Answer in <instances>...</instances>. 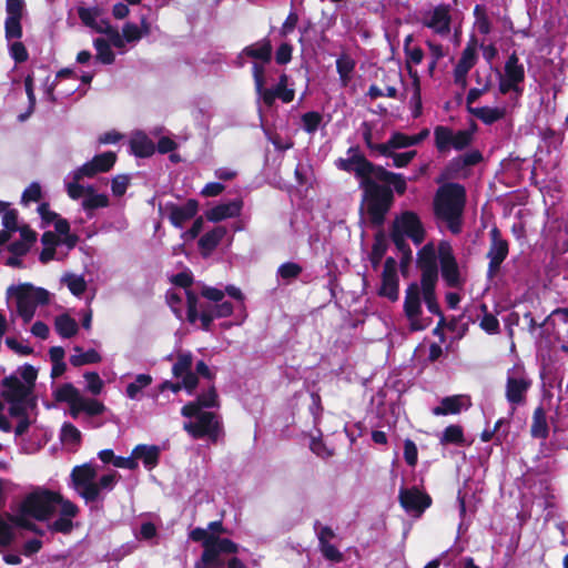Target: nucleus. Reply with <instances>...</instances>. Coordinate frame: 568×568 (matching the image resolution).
Here are the masks:
<instances>
[{
    "mask_svg": "<svg viewBox=\"0 0 568 568\" xmlns=\"http://www.w3.org/2000/svg\"><path fill=\"white\" fill-rule=\"evenodd\" d=\"M57 513L59 517L49 524V529L62 534L71 532L79 507L57 491L37 488L19 504L14 521L19 526H27L28 519L48 521Z\"/></svg>",
    "mask_w": 568,
    "mask_h": 568,
    "instance_id": "obj_1",
    "label": "nucleus"
},
{
    "mask_svg": "<svg viewBox=\"0 0 568 568\" xmlns=\"http://www.w3.org/2000/svg\"><path fill=\"white\" fill-rule=\"evenodd\" d=\"M466 204V191L458 183L442 185L434 197V213L438 220L446 223L454 234L460 232L462 216Z\"/></svg>",
    "mask_w": 568,
    "mask_h": 568,
    "instance_id": "obj_2",
    "label": "nucleus"
},
{
    "mask_svg": "<svg viewBox=\"0 0 568 568\" xmlns=\"http://www.w3.org/2000/svg\"><path fill=\"white\" fill-rule=\"evenodd\" d=\"M438 246L434 243H427L417 254V263L422 271L420 285H423V296L429 313L442 316V312L436 298L435 286L438 281Z\"/></svg>",
    "mask_w": 568,
    "mask_h": 568,
    "instance_id": "obj_3",
    "label": "nucleus"
},
{
    "mask_svg": "<svg viewBox=\"0 0 568 568\" xmlns=\"http://www.w3.org/2000/svg\"><path fill=\"white\" fill-rule=\"evenodd\" d=\"M72 483L75 491L87 501H95L103 491H111L116 483V473L97 478V469L85 464L73 468Z\"/></svg>",
    "mask_w": 568,
    "mask_h": 568,
    "instance_id": "obj_4",
    "label": "nucleus"
},
{
    "mask_svg": "<svg viewBox=\"0 0 568 568\" xmlns=\"http://www.w3.org/2000/svg\"><path fill=\"white\" fill-rule=\"evenodd\" d=\"M181 414L190 420L184 423V430L193 438H207L216 442L222 434V425L219 416L213 412L197 409L195 404H186Z\"/></svg>",
    "mask_w": 568,
    "mask_h": 568,
    "instance_id": "obj_5",
    "label": "nucleus"
},
{
    "mask_svg": "<svg viewBox=\"0 0 568 568\" xmlns=\"http://www.w3.org/2000/svg\"><path fill=\"white\" fill-rule=\"evenodd\" d=\"M9 300H13L18 314L24 322L31 321L36 308L49 302V293L44 288L36 287L29 283L11 285L7 290Z\"/></svg>",
    "mask_w": 568,
    "mask_h": 568,
    "instance_id": "obj_6",
    "label": "nucleus"
},
{
    "mask_svg": "<svg viewBox=\"0 0 568 568\" xmlns=\"http://www.w3.org/2000/svg\"><path fill=\"white\" fill-rule=\"evenodd\" d=\"M55 398L69 405L70 415L78 418L81 413L88 416H98L105 412L103 403L85 397L72 384H64L55 390Z\"/></svg>",
    "mask_w": 568,
    "mask_h": 568,
    "instance_id": "obj_7",
    "label": "nucleus"
},
{
    "mask_svg": "<svg viewBox=\"0 0 568 568\" xmlns=\"http://www.w3.org/2000/svg\"><path fill=\"white\" fill-rule=\"evenodd\" d=\"M422 300H424L423 285L409 284L405 291L403 308L410 332L424 331L432 324V318L424 314Z\"/></svg>",
    "mask_w": 568,
    "mask_h": 568,
    "instance_id": "obj_8",
    "label": "nucleus"
},
{
    "mask_svg": "<svg viewBox=\"0 0 568 568\" xmlns=\"http://www.w3.org/2000/svg\"><path fill=\"white\" fill-rule=\"evenodd\" d=\"M187 300V320L194 324L197 320L201 321L203 329L209 331L212 322L215 318L227 317L233 313V305L230 302H222L214 306L199 305V300L195 294L185 291Z\"/></svg>",
    "mask_w": 568,
    "mask_h": 568,
    "instance_id": "obj_9",
    "label": "nucleus"
},
{
    "mask_svg": "<svg viewBox=\"0 0 568 568\" xmlns=\"http://www.w3.org/2000/svg\"><path fill=\"white\" fill-rule=\"evenodd\" d=\"M364 191L369 219L372 223L381 225L390 207L393 193L389 189L381 186L374 181H366Z\"/></svg>",
    "mask_w": 568,
    "mask_h": 568,
    "instance_id": "obj_10",
    "label": "nucleus"
},
{
    "mask_svg": "<svg viewBox=\"0 0 568 568\" xmlns=\"http://www.w3.org/2000/svg\"><path fill=\"white\" fill-rule=\"evenodd\" d=\"M192 354L190 352L179 353L176 356V362L172 367V374L176 379H179V382H164L161 385V390L170 389L173 393H178L181 389H185L189 394H192L197 386V377L192 371Z\"/></svg>",
    "mask_w": 568,
    "mask_h": 568,
    "instance_id": "obj_11",
    "label": "nucleus"
},
{
    "mask_svg": "<svg viewBox=\"0 0 568 568\" xmlns=\"http://www.w3.org/2000/svg\"><path fill=\"white\" fill-rule=\"evenodd\" d=\"M438 260L445 284L452 288H462L466 283V272L457 263L453 247L446 241L438 244Z\"/></svg>",
    "mask_w": 568,
    "mask_h": 568,
    "instance_id": "obj_12",
    "label": "nucleus"
},
{
    "mask_svg": "<svg viewBox=\"0 0 568 568\" xmlns=\"http://www.w3.org/2000/svg\"><path fill=\"white\" fill-rule=\"evenodd\" d=\"M425 231L419 217L413 212H405L394 222L392 240L400 250L405 246V239L409 237L415 244L424 240Z\"/></svg>",
    "mask_w": 568,
    "mask_h": 568,
    "instance_id": "obj_13",
    "label": "nucleus"
},
{
    "mask_svg": "<svg viewBox=\"0 0 568 568\" xmlns=\"http://www.w3.org/2000/svg\"><path fill=\"white\" fill-rule=\"evenodd\" d=\"M531 381L526 371L520 366H514L507 372L505 396L513 410L526 403L527 392Z\"/></svg>",
    "mask_w": 568,
    "mask_h": 568,
    "instance_id": "obj_14",
    "label": "nucleus"
},
{
    "mask_svg": "<svg viewBox=\"0 0 568 568\" xmlns=\"http://www.w3.org/2000/svg\"><path fill=\"white\" fill-rule=\"evenodd\" d=\"M80 181L67 179L65 190L72 200L82 199V209L91 214L95 209L106 207L109 205V197L105 194L97 193L91 185H83Z\"/></svg>",
    "mask_w": 568,
    "mask_h": 568,
    "instance_id": "obj_15",
    "label": "nucleus"
},
{
    "mask_svg": "<svg viewBox=\"0 0 568 568\" xmlns=\"http://www.w3.org/2000/svg\"><path fill=\"white\" fill-rule=\"evenodd\" d=\"M31 392L32 389L29 388L28 384H22V381L17 376H11L4 381L2 395L11 404V415L19 416L23 414L30 404Z\"/></svg>",
    "mask_w": 568,
    "mask_h": 568,
    "instance_id": "obj_16",
    "label": "nucleus"
},
{
    "mask_svg": "<svg viewBox=\"0 0 568 568\" xmlns=\"http://www.w3.org/2000/svg\"><path fill=\"white\" fill-rule=\"evenodd\" d=\"M237 550L239 546L227 538H222L214 544L210 542L195 562V568H224L225 561L221 556L236 554Z\"/></svg>",
    "mask_w": 568,
    "mask_h": 568,
    "instance_id": "obj_17",
    "label": "nucleus"
},
{
    "mask_svg": "<svg viewBox=\"0 0 568 568\" xmlns=\"http://www.w3.org/2000/svg\"><path fill=\"white\" fill-rule=\"evenodd\" d=\"M116 160V155L113 152H104L95 155L91 161L84 163L77 170L72 171L68 179L80 181L84 178H93L99 173L108 172L112 169Z\"/></svg>",
    "mask_w": 568,
    "mask_h": 568,
    "instance_id": "obj_18",
    "label": "nucleus"
},
{
    "mask_svg": "<svg viewBox=\"0 0 568 568\" xmlns=\"http://www.w3.org/2000/svg\"><path fill=\"white\" fill-rule=\"evenodd\" d=\"M399 503L407 513L420 516L430 506L432 498L416 487L402 488Z\"/></svg>",
    "mask_w": 568,
    "mask_h": 568,
    "instance_id": "obj_19",
    "label": "nucleus"
},
{
    "mask_svg": "<svg viewBox=\"0 0 568 568\" xmlns=\"http://www.w3.org/2000/svg\"><path fill=\"white\" fill-rule=\"evenodd\" d=\"M379 295L387 297L392 302L398 300L397 263L393 257L386 258L384 263Z\"/></svg>",
    "mask_w": 568,
    "mask_h": 568,
    "instance_id": "obj_20",
    "label": "nucleus"
},
{
    "mask_svg": "<svg viewBox=\"0 0 568 568\" xmlns=\"http://www.w3.org/2000/svg\"><path fill=\"white\" fill-rule=\"evenodd\" d=\"M424 26L430 28L439 36H446L450 31V14L447 6H438L424 17Z\"/></svg>",
    "mask_w": 568,
    "mask_h": 568,
    "instance_id": "obj_21",
    "label": "nucleus"
},
{
    "mask_svg": "<svg viewBox=\"0 0 568 568\" xmlns=\"http://www.w3.org/2000/svg\"><path fill=\"white\" fill-rule=\"evenodd\" d=\"M491 244L487 253L489 258V273L494 274L498 271L500 264L508 255V243L500 237L499 231L493 229L490 231Z\"/></svg>",
    "mask_w": 568,
    "mask_h": 568,
    "instance_id": "obj_22",
    "label": "nucleus"
},
{
    "mask_svg": "<svg viewBox=\"0 0 568 568\" xmlns=\"http://www.w3.org/2000/svg\"><path fill=\"white\" fill-rule=\"evenodd\" d=\"M197 202L195 200H189L186 203L176 205H166L169 213V220L175 227H182L187 221L193 219L197 213Z\"/></svg>",
    "mask_w": 568,
    "mask_h": 568,
    "instance_id": "obj_23",
    "label": "nucleus"
},
{
    "mask_svg": "<svg viewBox=\"0 0 568 568\" xmlns=\"http://www.w3.org/2000/svg\"><path fill=\"white\" fill-rule=\"evenodd\" d=\"M470 398L467 395H453L444 397L440 404L432 409L435 416L456 415L470 407Z\"/></svg>",
    "mask_w": 568,
    "mask_h": 568,
    "instance_id": "obj_24",
    "label": "nucleus"
},
{
    "mask_svg": "<svg viewBox=\"0 0 568 568\" xmlns=\"http://www.w3.org/2000/svg\"><path fill=\"white\" fill-rule=\"evenodd\" d=\"M243 201L235 199L230 202L220 203L205 212V216L210 222H220L226 219L236 217L241 214Z\"/></svg>",
    "mask_w": 568,
    "mask_h": 568,
    "instance_id": "obj_25",
    "label": "nucleus"
},
{
    "mask_svg": "<svg viewBox=\"0 0 568 568\" xmlns=\"http://www.w3.org/2000/svg\"><path fill=\"white\" fill-rule=\"evenodd\" d=\"M476 63V50L473 45H467L462 53V57L455 67L454 78L455 82L463 88L467 83V73Z\"/></svg>",
    "mask_w": 568,
    "mask_h": 568,
    "instance_id": "obj_26",
    "label": "nucleus"
},
{
    "mask_svg": "<svg viewBox=\"0 0 568 568\" xmlns=\"http://www.w3.org/2000/svg\"><path fill=\"white\" fill-rule=\"evenodd\" d=\"M227 230L225 226H215L204 233L199 240V250L203 256H209L225 237Z\"/></svg>",
    "mask_w": 568,
    "mask_h": 568,
    "instance_id": "obj_27",
    "label": "nucleus"
},
{
    "mask_svg": "<svg viewBox=\"0 0 568 568\" xmlns=\"http://www.w3.org/2000/svg\"><path fill=\"white\" fill-rule=\"evenodd\" d=\"M79 17L81 21L89 28L95 30L99 33H103L109 30V21L101 17L100 12L95 8H80Z\"/></svg>",
    "mask_w": 568,
    "mask_h": 568,
    "instance_id": "obj_28",
    "label": "nucleus"
},
{
    "mask_svg": "<svg viewBox=\"0 0 568 568\" xmlns=\"http://www.w3.org/2000/svg\"><path fill=\"white\" fill-rule=\"evenodd\" d=\"M470 113L485 124H493L504 119L508 112L506 105L478 106L469 109Z\"/></svg>",
    "mask_w": 568,
    "mask_h": 568,
    "instance_id": "obj_29",
    "label": "nucleus"
},
{
    "mask_svg": "<svg viewBox=\"0 0 568 568\" xmlns=\"http://www.w3.org/2000/svg\"><path fill=\"white\" fill-rule=\"evenodd\" d=\"M133 455L135 460L141 459L146 468L152 469L159 462L160 449L154 445H138L133 449Z\"/></svg>",
    "mask_w": 568,
    "mask_h": 568,
    "instance_id": "obj_30",
    "label": "nucleus"
},
{
    "mask_svg": "<svg viewBox=\"0 0 568 568\" xmlns=\"http://www.w3.org/2000/svg\"><path fill=\"white\" fill-rule=\"evenodd\" d=\"M382 82L387 98H399L397 84L403 82L402 72L398 69L383 70Z\"/></svg>",
    "mask_w": 568,
    "mask_h": 568,
    "instance_id": "obj_31",
    "label": "nucleus"
},
{
    "mask_svg": "<svg viewBox=\"0 0 568 568\" xmlns=\"http://www.w3.org/2000/svg\"><path fill=\"white\" fill-rule=\"evenodd\" d=\"M130 148L132 153L140 158L150 156L154 153L153 142L143 133H135L132 136Z\"/></svg>",
    "mask_w": 568,
    "mask_h": 568,
    "instance_id": "obj_32",
    "label": "nucleus"
},
{
    "mask_svg": "<svg viewBox=\"0 0 568 568\" xmlns=\"http://www.w3.org/2000/svg\"><path fill=\"white\" fill-rule=\"evenodd\" d=\"M153 378L149 374H139L133 382L129 383L125 389V395L130 399L139 400L142 398L143 390L149 387Z\"/></svg>",
    "mask_w": 568,
    "mask_h": 568,
    "instance_id": "obj_33",
    "label": "nucleus"
},
{
    "mask_svg": "<svg viewBox=\"0 0 568 568\" xmlns=\"http://www.w3.org/2000/svg\"><path fill=\"white\" fill-rule=\"evenodd\" d=\"M375 178L379 181L393 185L394 190L398 194H403L406 191V180L400 174L389 172L382 166H377Z\"/></svg>",
    "mask_w": 568,
    "mask_h": 568,
    "instance_id": "obj_34",
    "label": "nucleus"
},
{
    "mask_svg": "<svg viewBox=\"0 0 568 568\" xmlns=\"http://www.w3.org/2000/svg\"><path fill=\"white\" fill-rule=\"evenodd\" d=\"M243 53L252 59L268 62L272 55V45L268 40L264 39L252 45L246 47L243 50Z\"/></svg>",
    "mask_w": 568,
    "mask_h": 568,
    "instance_id": "obj_35",
    "label": "nucleus"
},
{
    "mask_svg": "<svg viewBox=\"0 0 568 568\" xmlns=\"http://www.w3.org/2000/svg\"><path fill=\"white\" fill-rule=\"evenodd\" d=\"M531 436L535 438L545 439L548 436V424L546 412L542 407H537L532 415V423L530 427Z\"/></svg>",
    "mask_w": 568,
    "mask_h": 568,
    "instance_id": "obj_36",
    "label": "nucleus"
},
{
    "mask_svg": "<svg viewBox=\"0 0 568 568\" xmlns=\"http://www.w3.org/2000/svg\"><path fill=\"white\" fill-rule=\"evenodd\" d=\"M54 327L58 334L63 338H70L78 333V323L68 314L55 317Z\"/></svg>",
    "mask_w": 568,
    "mask_h": 568,
    "instance_id": "obj_37",
    "label": "nucleus"
},
{
    "mask_svg": "<svg viewBox=\"0 0 568 568\" xmlns=\"http://www.w3.org/2000/svg\"><path fill=\"white\" fill-rule=\"evenodd\" d=\"M61 283H63L68 290L77 297H80L87 291V281L83 275L74 274V273H65L61 277Z\"/></svg>",
    "mask_w": 568,
    "mask_h": 568,
    "instance_id": "obj_38",
    "label": "nucleus"
},
{
    "mask_svg": "<svg viewBox=\"0 0 568 568\" xmlns=\"http://www.w3.org/2000/svg\"><path fill=\"white\" fill-rule=\"evenodd\" d=\"M511 82L519 85L524 81L525 71L524 67L519 64V60L516 54H511L505 64V74L503 75Z\"/></svg>",
    "mask_w": 568,
    "mask_h": 568,
    "instance_id": "obj_39",
    "label": "nucleus"
},
{
    "mask_svg": "<svg viewBox=\"0 0 568 568\" xmlns=\"http://www.w3.org/2000/svg\"><path fill=\"white\" fill-rule=\"evenodd\" d=\"M73 354L70 356V363L73 366H82L85 364H94L101 361L100 354L95 349H89L87 352H82V348L75 346L73 348Z\"/></svg>",
    "mask_w": 568,
    "mask_h": 568,
    "instance_id": "obj_40",
    "label": "nucleus"
},
{
    "mask_svg": "<svg viewBox=\"0 0 568 568\" xmlns=\"http://www.w3.org/2000/svg\"><path fill=\"white\" fill-rule=\"evenodd\" d=\"M439 442L443 445H448V444L463 445L465 443L463 427L460 425H456V424L447 426L443 430V433L439 437Z\"/></svg>",
    "mask_w": 568,
    "mask_h": 568,
    "instance_id": "obj_41",
    "label": "nucleus"
},
{
    "mask_svg": "<svg viewBox=\"0 0 568 568\" xmlns=\"http://www.w3.org/2000/svg\"><path fill=\"white\" fill-rule=\"evenodd\" d=\"M376 170L377 168L374 166L361 154L352 172H354L356 176L361 178V186L365 190L366 181H372L369 176H375Z\"/></svg>",
    "mask_w": 568,
    "mask_h": 568,
    "instance_id": "obj_42",
    "label": "nucleus"
},
{
    "mask_svg": "<svg viewBox=\"0 0 568 568\" xmlns=\"http://www.w3.org/2000/svg\"><path fill=\"white\" fill-rule=\"evenodd\" d=\"M404 52L406 55L407 69L412 70V64H419L424 59L423 50L417 45H412V36H408L404 42Z\"/></svg>",
    "mask_w": 568,
    "mask_h": 568,
    "instance_id": "obj_43",
    "label": "nucleus"
},
{
    "mask_svg": "<svg viewBox=\"0 0 568 568\" xmlns=\"http://www.w3.org/2000/svg\"><path fill=\"white\" fill-rule=\"evenodd\" d=\"M409 75L413 79V94L410 97L412 114L414 118H418L422 114V97H420V84L419 77L416 71L409 69Z\"/></svg>",
    "mask_w": 568,
    "mask_h": 568,
    "instance_id": "obj_44",
    "label": "nucleus"
},
{
    "mask_svg": "<svg viewBox=\"0 0 568 568\" xmlns=\"http://www.w3.org/2000/svg\"><path fill=\"white\" fill-rule=\"evenodd\" d=\"M435 145L439 152H446L452 148L453 130L447 126H437L434 131Z\"/></svg>",
    "mask_w": 568,
    "mask_h": 568,
    "instance_id": "obj_45",
    "label": "nucleus"
},
{
    "mask_svg": "<svg viewBox=\"0 0 568 568\" xmlns=\"http://www.w3.org/2000/svg\"><path fill=\"white\" fill-rule=\"evenodd\" d=\"M14 517L16 515L9 516L8 519L0 517V547L9 546L14 538L12 527V524L17 525Z\"/></svg>",
    "mask_w": 568,
    "mask_h": 568,
    "instance_id": "obj_46",
    "label": "nucleus"
},
{
    "mask_svg": "<svg viewBox=\"0 0 568 568\" xmlns=\"http://www.w3.org/2000/svg\"><path fill=\"white\" fill-rule=\"evenodd\" d=\"M97 50V59L104 64H111L114 61V54L111 50L110 43L102 39L97 38L93 42Z\"/></svg>",
    "mask_w": 568,
    "mask_h": 568,
    "instance_id": "obj_47",
    "label": "nucleus"
},
{
    "mask_svg": "<svg viewBox=\"0 0 568 568\" xmlns=\"http://www.w3.org/2000/svg\"><path fill=\"white\" fill-rule=\"evenodd\" d=\"M60 438L64 444L78 445L81 440V433L71 423H64L61 428Z\"/></svg>",
    "mask_w": 568,
    "mask_h": 568,
    "instance_id": "obj_48",
    "label": "nucleus"
},
{
    "mask_svg": "<svg viewBox=\"0 0 568 568\" xmlns=\"http://www.w3.org/2000/svg\"><path fill=\"white\" fill-rule=\"evenodd\" d=\"M475 14V28L481 34H488L490 32V21L487 17L486 10L481 6H476L474 10Z\"/></svg>",
    "mask_w": 568,
    "mask_h": 568,
    "instance_id": "obj_49",
    "label": "nucleus"
},
{
    "mask_svg": "<svg viewBox=\"0 0 568 568\" xmlns=\"http://www.w3.org/2000/svg\"><path fill=\"white\" fill-rule=\"evenodd\" d=\"M354 67L355 62L347 55H342L336 60V69L344 84L349 80Z\"/></svg>",
    "mask_w": 568,
    "mask_h": 568,
    "instance_id": "obj_50",
    "label": "nucleus"
},
{
    "mask_svg": "<svg viewBox=\"0 0 568 568\" xmlns=\"http://www.w3.org/2000/svg\"><path fill=\"white\" fill-rule=\"evenodd\" d=\"M189 404L197 405V409L204 410V408L216 407L217 404V394L214 388H210L206 393L200 395L195 400L190 402Z\"/></svg>",
    "mask_w": 568,
    "mask_h": 568,
    "instance_id": "obj_51",
    "label": "nucleus"
},
{
    "mask_svg": "<svg viewBox=\"0 0 568 568\" xmlns=\"http://www.w3.org/2000/svg\"><path fill=\"white\" fill-rule=\"evenodd\" d=\"M287 75L280 77L277 85L273 89L276 92V98L281 99L284 103H288L294 99V90L287 88Z\"/></svg>",
    "mask_w": 568,
    "mask_h": 568,
    "instance_id": "obj_52",
    "label": "nucleus"
},
{
    "mask_svg": "<svg viewBox=\"0 0 568 568\" xmlns=\"http://www.w3.org/2000/svg\"><path fill=\"white\" fill-rule=\"evenodd\" d=\"M322 122V115L318 112L311 111L302 115L303 129L307 133H314Z\"/></svg>",
    "mask_w": 568,
    "mask_h": 568,
    "instance_id": "obj_53",
    "label": "nucleus"
},
{
    "mask_svg": "<svg viewBox=\"0 0 568 568\" xmlns=\"http://www.w3.org/2000/svg\"><path fill=\"white\" fill-rule=\"evenodd\" d=\"M347 153L348 156L346 159H338L336 161V165L343 171L352 172L361 156V153L358 152L357 148H351Z\"/></svg>",
    "mask_w": 568,
    "mask_h": 568,
    "instance_id": "obj_54",
    "label": "nucleus"
},
{
    "mask_svg": "<svg viewBox=\"0 0 568 568\" xmlns=\"http://www.w3.org/2000/svg\"><path fill=\"white\" fill-rule=\"evenodd\" d=\"M302 272V267L293 262L282 264L277 270V275L283 280L291 281L296 278Z\"/></svg>",
    "mask_w": 568,
    "mask_h": 568,
    "instance_id": "obj_55",
    "label": "nucleus"
},
{
    "mask_svg": "<svg viewBox=\"0 0 568 568\" xmlns=\"http://www.w3.org/2000/svg\"><path fill=\"white\" fill-rule=\"evenodd\" d=\"M190 538L194 541H201L204 550L206 549V545L210 542H216L221 538L214 536V534H210L206 529L195 528L190 532Z\"/></svg>",
    "mask_w": 568,
    "mask_h": 568,
    "instance_id": "obj_56",
    "label": "nucleus"
},
{
    "mask_svg": "<svg viewBox=\"0 0 568 568\" xmlns=\"http://www.w3.org/2000/svg\"><path fill=\"white\" fill-rule=\"evenodd\" d=\"M471 140L473 134L469 131H453L452 148H454L455 150H463L471 143Z\"/></svg>",
    "mask_w": 568,
    "mask_h": 568,
    "instance_id": "obj_57",
    "label": "nucleus"
},
{
    "mask_svg": "<svg viewBox=\"0 0 568 568\" xmlns=\"http://www.w3.org/2000/svg\"><path fill=\"white\" fill-rule=\"evenodd\" d=\"M22 18H7L6 19V37L11 39H19L22 36L21 28Z\"/></svg>",
    "mask_w": 568,
    "mask_h": 568,
    "instance_id": "obj_58",
    "label": "nucleus"
},
{
    "mask_svg": "<svg viewBox=\"0 0 568 568\" xmlns=\"http://www.w3.org/2000/svg\"><path fill=\"white\" fill-rule=\"evenodd\" d=\"M84 379L87 382V389L91 394L99 395L102 392L104 383L101 379V377L99 376V374L93 373V372L85 373L84 374Z\"/></svg>",
    "mask_w": 568,
    "mask_h": 568,
    "instance_id": "obj_59",
    "label": "nucleus"
},
{
    "mask_svg": "<svg viewBox=\"0 0 568 568\" xmlns=\"http://www.w3.org/2000/svg\"><path fill=\"white\" fill-rule=\"evenodd\" d=\"M320 550L326 560L341 562L344 559L343 554L332 544L320 545Z\"/></svg>",
    "mask_w": 568,
    "mask_h": 568,
    "instance_id": "obj_60",
    "label": "nucleus"
},
{
    "mask_svg": "<svg viewBox=\"0 0 568 568\" xmlns=\"http://www.w3.org/2000/svg\"><path fill=\"white\" fill-rule=\"evenodd\" d=\"M481 153L479 151L473 150L462 156L456 158L454 160V164L458 166H469L477 164L478 162L481 161Z\"/></svg>",
    "mask_w": 568,
    "mask_h": 568,
    "instance_id": "obj_61",
    "label": "nucleus"
},
{
    "mask_svg": "<svg viewBox=\"0 0 568 568\" xmlns=\"http://www.w3.org/2000/svg\"><path fill=\"white\" fill-rule=\"evenodd\" d=\"M479 326L488 334H496L499 331V322L493 314L485 313L480 318Z\"/></svg>",
    "mask_w": 568,
    "mask_h": 568,
    "instance_id": "obj_62",
    "label": "nucleus"
},
{
    "mask_svg": "<svg viewBox=\"0 0 568 568\" xmlns=\"http://www.w3.org/2000/svg\"><path fill=\"white\" fill-rule=\"evenodd\" d=\"M7 18H22L24 10L23 0H7Z\"/></svg>",
    "mask_w": 568,
    "mask_h": 568,
    "instance_id": "obj_63",
    "label": "nucleus"
},
{
    "mask_svg": "<svg viewBox=\"0 0 568 568\" xmlns=\"http://www.w3.org/2000/svg\"><path fill=\"white\" fill-rule=\"evenodd\" d=\"M417 446L410 439L404 442V458L409 466H415L417 463Z\"/></svg>",
    "mask_w": 568,
    "mask_h": 568,
    "instance_id": "obj_64",
    "label": "nucleus"
}]
</instances>
